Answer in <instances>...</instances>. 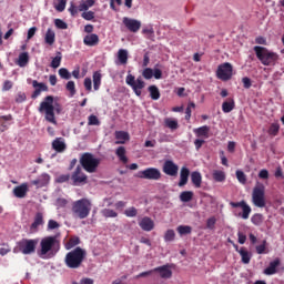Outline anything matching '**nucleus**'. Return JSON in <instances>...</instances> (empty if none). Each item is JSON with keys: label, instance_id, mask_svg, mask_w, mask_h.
<instances>
[{"label": "nucleus", "instance_id": "1", "mask_svg": "<svg viewBox=\"0 0 284 284\" xmlns=\"http://www.w3.org/2000/svg\"><path fill=\"white\" fill-rule=\"evenodd\" d=\"M38 112L40 114H44L45 121L48 123H52V125H57V115L61 114L63 112V108H61V104L54 103V97L53 95H47L42 102H40V105L38 108Z\"/></svg>", "mask_w": 284, "mask_h": 284}, {"label": "nucleus", "instance_id": "2", "mask_svg": "<svg viewBox=\"0 0 284 284\" xmlns=\"http://www.w3.org/2000/svg\"><path fill=\"white\" fill-rule=\"evenodd\" d=\"M59 250H61V240H59V235L45 236L40 242L38 254L41 258H53V256L59 254Z\"/></svg>", "mask_w": 284, "mask_h": 284}, {"label": "nucleus", "instance_id": "3", "mask_svg": "<svg viewBox=\"0 0 284 284\" xmlns=\"http://www.w3.org/2000/svg\"><path fill=\"white\" fill-rule=\"evenodd\" d=\"M88 257V252L80 246L68 252L64 256V264L69 270H79L83 265V261Z\"/></svg>", "mask_w": 284, "mask_h": 284}, {"label": "nucleus", "instance_id": "4", "mask_svg": "<svg viewBox=\"0 0 284 284\" xmlns=\"http://www.w3.org/2000/svg\"><path fill=\"white\" fill-rule=\"evenodd\" d=\"M90 212H92V202L89 199L83 197L71 204V214L73 219L83 221L90 216Z\"/></svg>", "mask_w": 284, "mask_h": 284}, {"label": "nucleus", "instance_id": "5", "mask_svg": "<svg viewBox=\"0 0 284 284\" xmlns=\"http://www.w3.org/2000/svg\"><path fill=\"white\" fill-rule=\"evenodd\" d=\"M254 52L263 65H274L278 61L277 53L267 50L265 47H254Z\"/></svg>", "mask_w": 284, "mask_h": 284}, {"label": "nucleus", "instance_id": "6", "mask_svg": "<svg viewBox=\"0 0 284 284\" xmlns=\"http://www.w3.org/2000/svg\"><path fill=\"white\" fill-rule=\"evenodd\" d=\"M80 164L85 172H89V174H94V172L99 170V165H101V159L94 158V154L90 152H85L80 158Z\"/></svg>", "mask_w": 284, "mask_h": 284}, {"label": "nucleus", "instance_id": "7", "mask_svg": "<svg viewBox=\"0 0 284 284\" xmlns=\"http://www.w3.org/2000/svg\"><path fill=\"white\" fill-rule=\"evenodd\" d=\"M39 239H22L17 243V247L21 254L30 255L37 252Z\"/></svg>", "mask_w": 284, "mask_h": 284}, {"label": "nucleus", "instance_id": "8", "mask_svg": "<svg viewBox=\"0 0 284 284\" xmlns=\"http://www.w3.org/2000/svg\"><path fill=\"white\" fill-rule=\"evenodd\" d=\"M252 203L255 207H265L267 202L265 201V185L257 183L252 192Z\"/></svg>", "mask_w": 284, "mask_h": 284}, {"label": "nucleus", "instance_id": "9", "mask_svg": "<svg viewBox=\"0 0 284 284\" xmlns=\"http://www.w3.org/2000/svg\"><path fill=\"white\" fill-rule=\"evenodd\" d=\"M126 84L132 88L133 92L136 94V97H141L143 88H145V81H143L142 77H139L138 79L134 78V75L129 74L126 75Z\"/></svg>", "mask_w": 284, "mask_h": 284}, {"label": "nucleus", "instance_id": "10", "mask_svg": "<svg viewBox=\"0 0 284 284\" xmlns=\"http://www.w3.org/2000/svg\"><path fill=\"white\" fill-rule=\"evenodd\" d=\"M234 71L230 62H225L219 65L216 77L221 81H230L232 79V72Z\"/></svg>", "mask_w": 284, "mask_h": 284}, {"label": "nucleus", "instance_id": "11", "mask_svg": "<svg viewBox=\"0 0 284 284\" xmlns=\"http://www.w3.org/2000/svg\"><path fill=\"white\" fill-rule=\"evenodd\" d=\"M231 207H241L242 213L239 214L241 219L244 221H247L250 219V214H252V207L245 202V200H242L241 202H230Z\"/></svg>", "mask_w": 284, "mask_h": 284}, {"label": "nucleus", "instance_id": "12", "mask_svg": "<svg viewBox=\"0 0 284 284\" xmlns=\"http://www.w3.org/2000/svg\"><path fill=\"white\" fill-rule=\"evenodd\" d=\"M161 176V170L156 168H148L140 171V179H146L148 181H159Z\"/></svg>", "mask_w": 284, "mask_h": 284}, {"label": "nucleus", "instance_id": "13", "mask_svg": "<svg viewBox=\"0 0 284 284\" xmlns=\"http://www.w3.org/2000/svg\"><path fill=\"white\" fill-rule=\"evenodd\" d=\"M71 181L72 185H83V183H88V175L83 173L81 166H77L71 175Z\"/></svg>", "mask_w": 284, "mask_h": 284}, {"label": "nucleus", "instance_id": "14", "mask_svg": "<svg viewBox=\"0 0 284 284\" xmlns=\"http://www.w3.org/2000/svg\"><path fill=\"white\" fill-rule=\"evenodd\" d=\"M162 171L164 174H166V176H178L179 165L172 160H166L162 165Z\"/></svg>", "mask_w": 284, "mask_h": 284}, {"label": "nucleus", "instance_id": "15", "mask_svg": "<svg viewBox=\"0 0 284 284\" xmlns=\"http://www.w3.org/2000/svg\"><path fill=\"white\" fill-rule=\"evenodd\" d=\"M123 26L129 30V32L136 33L141 30V21L132 18L124 17L122 19Z\"/></svg>", "mask_w": 284, "mask_h": 284}, {"label": "nucleus", "instance_id": "16", "mask_svg": "<svg viewBox=\"0 0 284 284\" xmlns=\"http://www.w3.org/2000/svg\"><path fill=\"white\" fill-rule=\"evenodd\" d=\"M32 88H34L36 90L31 94V99H39V97H41V92H48L49 90L45 83L39 82L37 80L32 81Z\"/></svg>", "mask_w": 284, "mask_h": 284}, {"label": "nucleus", "instance_id": "17", "mask_svg": "<svg viewBox=\"0 0 284 284\" xmlns=\"http://www.w3.org/2000/svg\"><path fill=\"white\" fill-rule=\"evenodd\" d=\"M52 150H55L59 154H62L65 150H68V144H65V140L63 138H57L52 141Z\"/></svg>", "mask_w": 284, "mask_h": 284}, {"label": "nucleus", "instance_id": "18", "mask_svg": "<svg viewBox=\"0 0 284 284\" xmlns=\"http://www.w3.org/2000/svg\"><path fill=\"white\" fill-rule=\"evenodd\" d=\"M28 183H22L13 189V196L16 199H26L28 196Z\"/></svg>", "mask_w": 284, "mask_h": 284}, {"label": "nucleus", "instance_id": "19", "mask_svg": "<svg viewBox=\"0 0 284 284\" xmlns=\"http://www.w3.org/2000/svg\"><path fill=\"white\" fill-rule=\"evenodd\" d=\"M99 36L97 33H90L83 38L84 45H88L89 48H94V45H99Z\"/></svg>", "mask_w": 284, "mask_h": 284}, {"label": "nucleus", "instance_id": "20", "mask_svg": "<svg viewBox=\"0 0 284 284\" xmlns=\"http://www.w3.org/2000/svg\"><path fill=\"white\" fill-rule=\"evenodd\" d=\"M139 225L143 232H152L154 230V221H152L149 216L143 217Z\"/></svg>", "mask_w": 284, "mask_h": 284}, {"label": "nucleus", "instance_id": "21", "mask_svg": "<svg viewBox=\"0 0 284 284\" xmlns=\"http://www.w3.org/2000/svg\"><path fill=\"white\" fill-rule=\"evenodd\" d=\"M115 145H125V142L130 140V133L125 131H115Z\"/></svg>", "mask_w": 284, "mask_h": 284}, {"label": "nucleus", "instance_id": "22", "mask_svg": "<svg viewBox=\"0 0 284 284\" xmlns=\"http://www.w3.org/2000/svg\"><path fill=\"white\" fill-rule=\"evenodd\" d=\"M153 272H159L161 278H172V270H170V265H163L153 268Z\"/></svg>", "mask_w": 284, "mask_h": 284}, {"label": "nucleus", "instance_id": "23", "mask_svg": "<svg viewBox=\"0 0 284 284\" xmlns=\"http://www.w3.org/2000/svg\"><path fill=\"white\" fill-rule=\"evenodd\" d=\"M234 247L236 252H239V254L241 255L242 263H244V265H248L250 261H252V254H250V252L245 250V247H241V250H239V245H234Z\"/></svg>", "mask_w": 284, "mask_h": 284}, {"label": "nucleus", "instance_id": "24", "mask_svg": "<svg viewBox=\"0 0 284 284\" xmlns=\"http://www.w3.org/2000/svg\"><path fill=\"white\" fill-rule=\"evenodd\" d=\"M189 179H190V169L183 166L180 171L179 187H183L184 185H187Z\"/></svg>", "mask_w": 284, "mask_h": 284}, {"label": "nucleus", "instance_id": "25", "mask_svg": "<svg viewBox=\"0 0 284 284\" xmlns=\"http://www.w3.org/2000/svg\"><path fill=\"white\" fill-rule=\"evenodd\" d=\"M278 265H281V260L275 258L273 262L270 263L268 267L264 270V274H266V276H272L273 274H276V267H278Z\"/></svg>", "mask_w": 284, "mask_h": 284}, {"label": "nucleus", "instance_id": "26", "mask_svg": "<svg viewBox=\"0 0 284 284\" xmlns=\"http://www.w3.org/2000/svg\"><path fill=\"white\" fill-rule=\"evenodd\" d=\"M48 183H50V175L48 173H44L39 179L32 181V185H37V187H44Z\"/></svg>", "mask_w": 284, "mask_h": 284}, {"label": "nucleus", "instance_id": "27", "mask_svg": "<svg viewBox=\"0 0 284 284\" xmlns=\"http://www.w3.org/2000/svg\"><path fill=\"white\" fill-rule=\"evenodd\" d=\"M16 63L17 65H19V68H26V65L30 63V53L28 52L20 53Z\"/></svg>", "mask_w": 284, "mask_h": 284}, {"label": "nucleus", "instance_id": "28", "mask_svg": "<svg viewBox=\"0 0 284 284\" xmlns=\"http://www.w3.org/2000/svg\"><path fill=\"white\" fill-rule=\"evenodd\" d=\"M234 108H236V103L232 98H230L227 101L222 103V112H224V114H230V112H232Z\"/></svg>", "mask_w": 284, "mask_h": 284}, {"label": "nucleus", "instance_id": "29", "mask_svg": "<svg viewBox=\"0 0 284 284\" xmlns=\"http://www.w3.org/2000/svg\"><path fill=\"white\" fill-rule=\"evenodd\" d=\"M125 154H126L125 146H119L115 150V156H118L119 161L123 163V165L128 164V155Z\"/></svg>", "mask_w": 284, "mask_h": 284}, {"label": "nucleus", "instance_id": "30", "mask_svg": "<svg viewBox=\"0 0 284 284\" xmlns=\"http://www.w3.org/2000/svg\"><path fill=\"white\" fill-rule=\"evenodd\" d=\"M195 136H203L204 139H210V126L203 125L193 130Z\"/></svg>", "mask_w": 284, "mask_h": 284}, {"label": "nucleus", "instance_id": "31", "mask_svg": "<svg viewBox=\"0 0 284 284\" xmlns=\"http://www.w3.org/2000/svg\"><path fill=\"white\" fill-rule=\"evenodd\" d=\"M94 0H81L80 4L78 6L79 12H88L92 6H94Z\"/></svg>", "mask_w": 284, "mask_h": 284}, {"label": "nucleus", "instance_id": "32", "mask_svg": "<svg viewBox=\"0 0 284 284\" xmlns=\"http://www.w3.org/2000/svg\"><path fill=\"white\" fill-rule=\"evenodd\" d=\"M191 181L194 185V187H201V184L203 183V176L201 175V172H192L191 173Z\"/></svg>", "mask_w": 284, "mask_h": 284}, {"label": "nucleus", "instance_id": "33", "mask_svg": "<svg viewBox=\"0 0 284 284\" xmlns=\"http://www.w3.org/2000/svg\"><path fill=\"white\" fill-rule=\"evenodd\" d=\"M54 41H57V34L52 31V29H48L44 36V42L47 45H54Z\"/></svg>", "mask_w": 284, "mask_h": 284}, {"label": "nucleus", "instance_id": "34", "mask_svg": "<svg viewBox=\"0 0 284 284\" xmlns=\"http://www.w3.org/2000/svg\"><path fill=\"white\" fill-rule=\"evenodd\" d=\"M148 90L153 101H159L161 99V91H159V87L152 84L148 88Z\"/></svg>", "mask_w": 284, "mask_h": 284}, {"label": "nucleus", "instance_id": "35", "mask_svg": "<svg viewBox=\"0 0 284 284\" xmlns=\"http://www.w3.org/2000/svg\"><path fill=\"white\" fill-rule=\"evenodd\" d=\"M212 176L216 183H223L226 179L225 171L222 170H214Z\"/></svg>", "mask_w": 284, "mask_h": 284}, {"label": "nucleus", "instance_id": "36", "mask_svg": "<svg viewBox=\"0 0 284 284\" xmlns=\"http://www.w3.org/2000/svg\"><path fill=\"white\" fill-rule=\"evenodd\" d=\"M80 243H81V239H79V236H72L65 243L64 247L65 250H72V247H77V245H79Z\"/></svg>", "mask_w": 284, "mask_h": 284}, {"label": "nucleus", "instance_id": "37", "mask_svg": "<svg viewBox=\"0 0 284 284\" xmlns=\"http://www.w3.org/2000/svg\"><path fill=\"white\" fill-rule=\"evenodd\" d=\"M118 60L121 65H125L128 63V50L120 49L118 51Z\"/></svg>", "mask_w": 284, "mask_h": 284}, {"label": "nucleus", "instance_id": "38", "mask_svg": "<svg viewBox=\"0 0 284 284\" xmlns=\"http://www.w3.org/2000/svg\"><path fill=\"white\" fill-rule=\"evenodd\" d=\"M192 199H194V192L192 191H183L180 194V201H182V203H190Z\"/></svg>", "mask_w": 284, "mask_h": 284}, {"label": "nucleus", "instance_id": "39", "mask_svg": "<svg viewBox=\"0 0 284 284\" xmlns=\"http://www.w3.org/2000/svg\"><path fill=\"white\" fill-rule=\"evenodd\" d=\"M39 225H43V213L38 212L34 216V221L31 224V230H37Z\"/></svg>", "mask_w": 284, "mask_h": 284}, {"label": "nucleus", "instance_id": "40", "mask_svg": "<svg viewBox=\"0 0 284 284\" xmlns=\"http://www.w3.org/2000/svg\"><path fill=\"white\" fill-rule=\"evenodd\" d=\"M101 71H95L93 73V89L97 91L101 88Z\"/></svg>", "mask_w": 284, "mask_h": 284}, {"label": "nucleus", "instance_id": "41", "mask_svg": "<svg viewBox=\"0 0 284 284\" xmlns=\"http://www.w3.org/2000/svg\"><path fill=\"white\" fill-rule=\"evenodd\" d=\"M101 214L104 216V219H116V216H119V213L112 209H103Z\"/></svg>", "mask_w": 284, "mask_h": 284}, {"label": "nucleus", "instance_id": "42", "mask_svg": "<svg viewBox=\"0 0 284 284\" xmlns=\"http://www.w3.org/2000/svg\"><path fill=\"white\" fill-rule=\"evenodd\" d=\"M63 59V55L61 54L60 51L57 52V55L52 59L51 61V68L57 70L61 65V60Z\"/></svg>", "mask_w": 284, "mask_h": 284}, {"label": "nucleus", "instance_id": "43", "mask_svg": "<svg viewBox=\"0 0 284 284\" xmlns=\"http://www.w3.org/2000/svg\"><path fill=\"white\" fill-rule=\"evenodd\" d=\"M180 236H184L185 234H192V226L190 225H180L176 229Z\"/></svg>", "mask_w": 284, "mask_h": 284}, {"label": "nucleus", "instance_id": "44", "mask_svg": "<svg viewBox=\"0 0 284 284\" xmlns=\"http://www.w3.org/2000/svg\"><path fill=\"white\" fill-rule=\"evenodd\" d=\"M165 126L169 128L170 130H179V121L173 120V119H165L164 120Z\"/></svg>", "mask_w": 284, "mask_h": 284}, {"label": "nucleus", "instance_id": "45", "mask_svg": "<svg viewBox=\"0 0 284 284\" xmlns=\"http://www.w3.org/2000/svg\"><path fill=\"white\" fill-rule=\"evenodd\" d=\"M174 239H176V233L174 232V230H172V229L168 230L164 234V241L166 243H172V241H174Z\"/></svg>", "mask_w": 284, "mask_h": 284}, {"label": "nucleus", "instance_id": "46", "mask_svg": "<svg viewBox=\"0 0 284 284\" xmlns=\"http://www.w3.org/2000/svg\"><path fill=\"white\" fill-rule=\"evenodd\" d=\"M235 175H236L239 183H241L242 185H245V183H247V175H245V172L237 170L235 172Z\"/></svg>", "mask_w": 284, "mask_h": 284}, {"label": "nucleus", "instance_id": "47", "mask_svg": "<svg viewBox=\"0 0 284 284\" xmlns=\"http://www.w3.org/2000/svg\"><path fill=\"white\" fill-rule=\"evenodd\" d=\"M251 222L253 225H262L263 223V214L256 213L251 217Z\"/></svg>", "mask_w": 284, "mask_h": 284}, {"label": "nucleus", "instance_id": "48", "mask_svg": "<svg viewBox=\"0 0 284 284\" xmlns=\"http://www.w3.org/2000/svg\"><path fill=\"white\" fill-rule=\"evenodd\" d=\"M124 214L129 219H134V216H136V214H139V210H136V207H134V206H131L124 211Z\"/></svg>", "mask_w": 284, "mask_h": 284}, {"label": "nucleus", "instance_id": "49", "mask_svg": "<svg viewBox=\"0 0 284 284\" xmlns=\"http://www.w3.org/2000/svg\"><path fill=\"white\" fill-rule=\"evenodd\" d=\"M58 72H59V77H61V79H65L67 81H69V79H72V74L65 68L59 69Z\"/></svg>", "mask_w": 284, "mask_h": 284}, {"label": "nucleus", "instance_id": "50", "mask_svg": "<svg viewBox=\"0 0 284 284\" xmlns=\"http://www.w3.org/2000/svg\"><path fill=\"white\" fill-rule=\"evenodd\" d=\"M65 88L68 92H70V97H74V94H77V85L74 84V81H69Z\"/></svg>", "mask_w": 284, "mask_h": 284}, {"label": "nucleus", "instance_id": "51", "mask_svg": "<svg viewBox=\"0 0 284 284\" xmlns=\"http://www.w3.org/2000/svg\"><path fill=\"white\" fill-rule=\"evenodd\" d=\"M88 125H101V120L94 114L89 115Z\"/></svg>", "mask_w": 284, "mask_h": 284}, {"label": "nucleus", "instance_id": "52", "mask_svg": "<svg viewBox=\"0 0 284 284\" xmlns=\"http://www.w3.org/2000/svg\"><path fill=\"white\" fill-rule=\"evenodd\" d=\"M278 130H281V126L277 123H273L268 129V134L276 136V134H278Z\"/></svg>", "mask_w": 284, "mask_h": 284}, {"label": "nucleus", "instance_id": "53", "mask_svg": "<svg viewBox=\"0 0 284 284\" xmlns=\"http://www.w3.org/2000/svg\"><path fill=\"white\" fill-rule=\"evenodd\" d=\"M55 28L59 30H68V23L61 19H55L54 20Z\"/></svg>", "mask_w": 284, "mask_h": 284}, {"label": "nucleus", "instance_id": "54", "mask_svg": "<svg viewBox=\"0 0 284 284\" xmlns=\"http://www.w3.org/2000/svg\"><path fill=\"white\" fill-rule=\"evenodd\" d=\"M216 226V217L215 216H211L206 220V229L207 230H214V227Z\"/></svg>", "mask_w": 284, "mask_h": 284}, {"label": "nucleus", "instance_id": "55", "mask_svg": "<svg viewBox=\"0 0 284 284\" xmlns=\"http://www.w3.org/2000/svg\"><path fill=\"white\" fill-rule=\"evenodd\" d=\"M142 77L146 80L152 79V77H154V70H152L151 68L144 69L142 72Z\"/></svg>", "mask_w": 284, "mask_h": 284}, {"label": "nucleus", "instance_id": "56", "mask_svg": "<svg viewBox=\"0 0 284 284\" xmlns=\"http://www.w3.org/2000/svg\"><path fill=\"white\" fill-rule=\"evenodd\" d=\"M81 17L85 21H93V19H94V11H84V12H82Z\"/></svg>", "mask_w": 284, "mask_h": 284}, {"label": "nucleus", "instance_id": "57", "mask_svg": "<svg viewBox=\"0 0 284 284\" xmlns=\"http://www.w3.org/2000/svg\"><path fill=\"white\" fill-rule=\"evenodd\" d=\"M67 3H68V0H58V4L55 6V10L58 12H63V10H65Z\"/></svg>", "mask_w": 284, "mask_h": 284}, {"label": "nucleus", "instance_id": "58", "mask_svg": "<svg viewBox=\"0 0 284 284\" xmlns=\"http://www.w3.org/2000/svg\"><path fill=\"white\" fill-rule=\"evenodd\" d=\"M70 181V174H61L55 179V183H68Z\"/></svg>", "mask_w": 284, "mask_h": 284}, {"label": "nucleus", "instance_id": "59", "mask_svg": "<svg viewBox=\"0 0 284 284\" xmlns=\"http://www.w3.org/2000/svg\"><path fill=\"white\" fill-rule=\"evenodd\" d=\"M267 247V241H263L261 245L256 246L257 254H265V250Z\"/></svg>", "mask_w": 284, "mask_h": 284}, {"label": "nucleus", "instance_id": "60", "mask_svg": "<svg viewBox=\"0 0 284 284\" xmlns=\"http://www.w3.org/2000/svg\"><path fill=\"white\" fill-rule=\"evenodd\" d=\"M69 12L71 17H77L79 14V7H77L73 2L70 3Z\"/></svg>", "mask_w": 284, "mask_h": 284}, {"label": "nucleus", "instance_id": "61", "mask_svg": "<svg viewBox=\"0 0 284 284\" xmlns=\"http://www.w3.org/2000/svg\"><path fill=\"white\" fill-rule=\"evenodd\" d=\"M258 179H263L264 181H267V179H270V171H267V169H262L258 172Z\"/></svg>", "mask_w": 284, "mask_h": 284}, {"label": "nucleus", "instance_id": "62", "mask_svg": "<svg viewBox=\"0 0 284 284\" xmlns=\"http://www.w3.org/2000/svg\"><path fill=\"white\" fill-rule=\"evenodd\" d=\"M242 83H243V88H245V90H250L252 88V80L247 77L242 79Z\"/></svg>", "mask_w": 284, "mask_h": 284}, {"label": "nucleus", "instance_id": "63", "mask_svg": "<svg viewBox=\"0 0 284 284\" xmlns=\"http://www.w3.org/2000/svg\"><path fill=\"white\" fill-rule=\"evenodd\" d=\"M27 97L24 92H19L16 97V103H23L26 101Z\"/></svg>", "mask_w": 284, "mask_h": 284}, {"label": "nucleus", "instance_id": "64", "mask_svg": "<svg viewBox=\"0 0 284 284\" xmlns=\"http://www.w3.org/2000/svg\"><path fill=\"white\" fill-rule=\"evenodd\" d=\"M59 227V222L54 220H49L48 230H57Z\"/></svg>", "mask_w": 284, "mask_h": 284}]
</instances>
